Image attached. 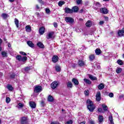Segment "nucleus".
Masks as SVG:
<instances>
[{"instance_id": "bb28decb", "label": "nucleus", "mask_w": 124, "mask_h": 124, "mask_svg": "<svg viewBox=\"0 0 124 124\" xmlns=\"http://www.w3.org/2000/svg\"><path fill=\"white\" fill-rule=\"evenodd\" d=\"M95 59V56L93 54L89 55L90 61H93Z\"/></svg>"}, {"instance_id": "4d7b16f0", "label": "nucleus", "mask_w": 124, "mask_h": 124, "mask_svg": "<svg viewBox=\"0 0 124 124\" xmlns=\"http://www.w3.org/2000/svg\"><path fill=\"white\" fill-rule=\"evenodd\" d=\"M36 9L38 10V9H40V8L39 7V6L38 5H36Z\"/></svg>"}, {"instance_id": "f3484780", "label": "nucleus", "mask_w": 124, "mask_h": 124, "mask_svg": "<svg viewBox=\"0 0 124 124\" xmlns=\"http://www.w3.org/2000/svg\"><path fill=\"white\" fill-rule=\"evenodd\" d=\"M89 77L90 79H91V80H92V81H94V80H97V78H96V77H95L93 75H89Z\"/></svg>"}, {"instance_id": "8fccbe9b", "label": "nucleus", "mask_w": 124, "mask_h": 124, "mask_svg": "<svg viewBox=\"0 0 124 124\" xmlns=\"http://www.w3.org/2000/svg\"><path fill=\"white\" fill-rule=\"evenodd\" d=\"M84 93L85 94V95H89V91L87 90L84 91Z\"/></svg>"}, {"instance_id": "2eb2a0df", "label": "nucleus", "mask_w": 124, "mask_h": 124, "mask_svg": "<svg viewBox=\"0 0 124 124\" xmlns=\"http://www.w3.org/2000/svg\"><path fill=\"white\" fill-rule=\"evenodd\" d=\"M25 29L27 32H31V27L30 25H27L25 27Z\"/></svg>"}, {"instance_id": "79ce46f5", "label": "nucleus", "mask_w": 124, "mask_h": 124, "mask_svg": "<svg viewBox=\"0 0 124 124\" xmlns=\"http://www.w3.org/2000/svg\"><path fill=\"white\" fill-rule=\"evenodd\" d=\"M1 16L3 19H6V18H7V14H2Z\"/></svg>"}, {"instance_id": "f704fd0d", "label": "nucleus", "mask_w": 124, "mask_h": 124, "mask_svg": "<svg viewBox=\"0 0 124 124\" xmlns=\"http://www.w3.org/2000/svg\"><path fill=\"white\" fill-rule=\"evenodd\" d=\"M16 59L19 61V62H22V56H21V55H17L16 57Z\"/></svg>"}, {"instance_id": "20e7f679", "label": "nucleus", "mask_w": 124, "mask_h": 124, "mask_svg": "<svg viewBox=\"0 0 124 124\" xmlns=\"http://www.w3.org/2000/svg\"><path fill=\"white\" fill-rule=\"evenodd\" d=\"M28 117H22L20 119V123L21 124H26L28 123Z\"/></svg>"}, {"instance_id": "5701e85b", "label": "nucleus", "mask_w": 124, "mask_h": 124, "mask_svg": "<svg viewBox=\"0 0 124 124\" xmlns=\"http://www.w3.org/2000/svg\"><path fill=\"white\" fill-rule=\"evenodd\" d=\"M95 53L96 55H100L101 54V50L99 48H97L95 51Z\"/></svg>"}, {"instance_id": "13d9d810", "label": "nucleus", "mask_w": 124, "mask_h": 124, "mask_svg": "<svg viewBox=\"0 0 124 124\" xmlns=\"http://www.w3.org/2000/svg\"><path fill=\"white\" fill-rule=\"evenodd\" d=\"M89 123H90V124H94V122L93 121H92V120H90L89 121Z\"/></svg>"}, {"instance_id": "7c9ffc66", "label": "nucleus", "mask_w": 124, "mask_h": 124, "mask_svg": "<svg viewBox=\"0 0 124 124\" xmlns=\"http://www.w3.org/2000/svg\"><path fill=\"white\" fill-rule=\"evenodd\" d=\"M55 69H56V71L57 72H60V71H61V66H59L58 65H57L56 66H55Z\"/></svg>"}, {"instance_id": "3c124183", "label": "nucleus", "mask_w": 124, "mask_h": 124, "mask_svg": "<svg viewBox=\"0 0 124 124\" xmlns=\"http://www.w3.org/2000/svg\"><path fill=\"white\" fill-rule=\"evenodd\" d=\"M38 1L41 4H44V2L42 0H38Z\"/></svg>"}, {"instance_id": "c85d7f7f", "label": "nucleus", "mask_w": 124, "mask_h": 124, "mask_svg": "<svg viewBox=\"0 0 124 124\" xmlns=\"http://www.w3.org/2000/svg\"><path fill=\"white\" fill-rule=\"evenodd\" d=\"M15 23L16 28H19V20L17 18L15 19Z\"/></svg>"}, {"instance_id": "1a4fd4ad", "label": "nucleus", "mask_w": 124, "mask_h": 124, "mask_svg": "<svg viewBox=\"0 0 124 124\" xmlns=\"http://www.w3.org/2000/svg\"><path fill=\"white\" fill-rule=\"evenodd\" d=\"M52 61L53 62H58V61H59V57L57 55H54L52 57Z\"/></svg>"}, {"instance_id": "a211bd4d", "label": "nucleus", "mask_w": 124, "mask_h": 124, "mask_svg": "<svg viewBox=\"0 0 124 124\" xmlns=\"http://www.w3.org/2000/svg\"><path fill=\"white\" fill-rule=\"evenodd\" d=\"M78 63L79 66H84L85 65V62L82 60H79Z\"/></svg>"}, {"instance_id": "c03bdc74", "label": "nucleus", "mask_w": 124, "mask_h": 124, "mask_svg": "<svg viewBox=\"0 0 124 124\" xmlns=\"http://www.w3.org/2000/svg\"><path fill=\"white\" fill-rule=\"evenodd\" d=\"M25 71L28 72V71L31 70V67H27L25 68Z\"/></svg>"}, {"instance_id": "864d4df0", "label": "nucleus", "mask_w": 124, "mask_h": 124, "mask_svg": "<svg viewBox=\"0 0 124 124\" xmlns=\"http://www.w3.org/2000/svg\"><path fill=\"white\" fill-rule=\"evenodd\" d=\"M98 111H99V113H102V108H98Z\"/></svg>"}, {"instance_id": "0e129e2a", "label": "nucleus", "mask_w": 124, "mask_h": 124, "mask_svg": "<svg viewBox=\"0 0 124 124\" xmlns=\"http://www.w3.org/2000/svg\"><path fill=\"white\" fill-rule=\"evenodd\" d=\"M14 0H9V1L10 2H13V1H14Z\"/></svg>"}, {"instance_id": "6e6d98bb", "label": "nucleus", "mask_w": 124, "mask_h": 124, "mask_svg": "<svg viewBox=\"0 0 124 124\" xmlns=\"http://www.w3.org/2000/svg\"><path fill=\"white\" fill-rule=\"evenodd\" d=\"M53 26L55 28H57L58 27V24L57 23H54Z\"/></svg>"}, {"instance_id": "09e8293b", "label": "nucleus", "mask_w": 124, "mask_h": 124, "mask_svg": "<svg viewBox=\"0 0 124 124\" xmlns=\"http://www.w3.org/2000/svg\"><path fill=\"white\" fill-rule=\"evenodd\" d=\"M65 124H72V120L67 121Z\"/></svg>"}, {"instance_id": "774afa93", "label": "nucleus", "mask_w": 124, "mask_h": 124, "mask_svg": "<svg viewBox=\"0 0 124 124\" xmlns=\"http://www.w3.org/2000/svg\"><path fill=\"white\" fill-rule=\"evenodd\" d=\"M123 58H124V54H123Z\"/></svg>"}, {"instance_id": "a18cd8bd", "label": "nucleus", "mask_w": 124, "mask_h": 124, "mask_svg": "<svg viewBox=\"0 0 124 124\" xmlns=\"http://www.w3.org/2000/svg\"><path fill=\"white\" fill-rule=\"evenodd\" d=\"M19 53H20L21 55H23V56H27V53H25L24 52L20 51V52H19Z\"/></svg>"}, {"instance_id": "5fc2aeb1", "label": "nucleus", "mask_w": 124, "mask_h": 124, "mask_svg": "<svg viewBox=\"0 0 124 124\" xmlns=\"http://www.w3.org/2000/svg\"><path fill=\"white\" fill-rule=\"evenodd\" d=\"M104 24V21H100L99 23V25H103Z\"/></svg>"}, {"instance_id": "f8f14e48", "label": "nucleus", "mask_w": 124, "mask_h": 124, "mask_svg": "<svg viewBox=\"0 0 124 124\" xmlns=\"http://www.w3.org/2000/svg\"><path fill=\"white\" fill-rule=\"evenodd\" d=\"M72 81L75 86H78V85H79V81L77 80V79L74 78L72 79Z\"/></svg>"}, {"instance_id": "2f4dec72", "label": "nucleus", "mask_w": 124, "mask_h": 124, "mask_svg": "<svg viewBox=\"0 0 124 124\" xmlns=\"http://www.w3.org/2000/svg\"><path fill=\"white\" fill-rule=\"evenodd\" d=\"M102 107L104 111H107V110H108V108L107 107V106H106V105L103 104L102 105Z\"/></svg>"}, {"instance_id": "680f3d73", "label": "nucleus", "mask_w": 124, "mask_h": 124, "mask_svg": "<svg viewBox=\"0 0 124 124\" xmlns=\"http://www.w3.org/2000/svg\"><path fill=\"white\" fill-rule=\"evenodd\" d=\"M79 124H86V122H82L80 123Z\"/></svg>"}, {"instance_id": "393cba45", "label": "nucleus", "mask_w": 124, "mask_h": 124, "mask_svg": "<svg viewBox=\"0 0 124 124\" xmlns=\"http://www.w3.org/2000/svg\"><path fill=\"white\" fill-rule=\"evenodd\" d=\"M47 100L49 102H53L54 101V98L53 97V96L49 95L48 97Z\"/></svg>"}, {"instance_id": "9d476101", "label": "nucleus", "mask_w": 124, "mask_h": 124, "mask_svg": "<svg viewBox=\"0 0 124 124\" xmlns=\"http://www.w3.org/2000/svg\"><path fill=\"white\" fill-rule=\"evenodd\" d=\"M118 34L119 36H120V37L124 36V29H123V30H121L118 31Z\"/></svg>"}, {"instance_id": "0eeeda50", "label": "nucleus", "mask_w": 124, "mask_h": 124, "mask_svg": "<svg viewBox=\"0 0 124 124\" xmlns=\"http://www.w3.org/2000/svg\"><path fill=\"white\" fill-rule=\"evenodd\" d=\"M96 99L97 101H100V100H101V94L100 93V92H97V93L96 94Z\"/></svg>"}, {"instance_id": "a878e982", "label": "nucleus", "mask_w": 124, "mask_h": 124, "mask_svg": "<svg viewBox=\"0 0 124 124\" xmlns=\"http://www.w3.org/2000/svg\"><path fill=\"white\" fill-rule=\"evenodd\" d=\"M98 122L99 123H101L103 122V116L102 115H99Z\"/></svg>"}, {"instance_id": "aec40b11", "label": "nucleus", "mask_w": 124, "mask_h": 124, "mask_svg": "<svg viewBox=\"0 0 124 124\" xmlns=\"http://www.w3.org/2000/svg\"><path fill=\"white\" fill-rule=\"evenodd\" d=\"M72 10L73 11V12H78L79 10V8L76 6L72 8Z\"/></svg>"}, {"instance_id": "49530a36", "label": "nucleus", "mask_w": 124, "mask_h": 124, "mask_svg": "<svg viewBox=\"0 0 124 124\" xmlns=\"http://www.w3.org/2000/svg\"><path fill=\"white\" fill-rule=\"evenodd\" d=\"M108 95H109V97H113L114 93H109Z\"/></svg>"}, {"instance_id": "423d86ee", "label": "nucleus", "mask_w": 124, "mask_h": 124, "mask_svg": "<svg viewBox=\"0 0 124 124\" xmlns=\"http://www.w3.org/2000/svg\"><path fill=\"white\" fill-rule=\"evenodd\" d=\"M94 5H95V7H94V9H95V10H97V11H98V7H100V6H101L100 3L96 2L94 3Z\"/></svg>"}, {"instance_id": "4468645a", "label": "nucleus", "mask_w": 124, "mask_h": 124, "mask_svg": "<svg viewBox=\"0 0 124 124\" xmlns=\"http://www.w3.org/2000/svg\"><path fill=\"white\" fill-rule=\"evenodd\" d=\"M30 106L31 108H34L36 107V104L33 102H30Z\"/></svg>"}, {"instance_id": "052dcab7", "label": "nucleus", "mask_w": 124, "mask_h": 124, "mask_svg": "<svg viewBox=\"0 0 124 124\" xmlns=\"http://www.w3.org/2000/svg\"><path fill=\"white\" fill-rule=\"evenodd\" d=\"M8 46L9 47V48H10V47H11V44H10V43H8Z\"/></svg>"}, {"instance_id": "c9c22d12", "label": "nucleus", "mask_w": 124, "mask_h": 124, "mask_svg": "<svg viewBox=\"0 0 124 124\" xmlns=\"http://www.w3.org/2000/svg\"><path fill=\"white\" fill-rule=\"evenodd\" d=\"M117 63L119 64V65H123L124 64V62L121 60H118L117 61Z\"/></svg>"}, {"instance_id": "b1692460", "label": "nucleus", "mask_w": 124, "mask_h": 124, "mask_svg": "<svg viewBox=\"0 0 124 124\" xmlns=\"http://www.w3.org/2000/svg\"><path fill=\"white\" fill-rule=\"evenodd\" d=\"M1 55L2 56L3 58H7V52L6 51H2Z\"/></svg>"}, {"instance_id": "ddd939ff", "label": "nucleus", "mask_w": 124, "mask_h": 124, "mask_svg": "<svg viewBox=\"0 0 124 124\" xmlns=\"http://www.w3.org/2000/svg\"><path fill=\"white\" fill-rule=\"evenodd\" d=\"M65 13H67V14H68V13H73L72 9H71L69 8H65Z\"/></svg>"}, {"instance_id": "603ef678", "label": "nucleus", "mask_w": 124, "mask_h": 124, "mask_svg": "<svg viewBox=\"0 0 124 124\" xmlns=\"http://www.w3.org/2000/svg\"><path fill=\"white\" fill-rule=\"evenodd\" d=\"M46 13H47V14H49V13H50V9H46Z\"/></svg>"}, {"instance_id": "4c0bfd02", "label": "nucleus", "mask_w": 124, "mask_h": 124, "mask_svg": "<svg viewBox=\"0 0 124 124\" xmlns=\"http://www.w3.org/2000/svg\"><path fill=\"white\" fill-rule=\"evenodd\" d=\"M7 88L8 89V90H9V91H12V90H13V87H12V86H11V85H8L7 86Z\"/></svg>"}, {"instance_id": "6ab92c4d", "label": "nucleus", "mask_w": 124, "mask_h": 124, "mask_svg": "<svg viewBox=\"0 0 124 124\" xmlns=\"http://www.w3.org/2000/svg\"><path fill=\"white\" fill-rule=\"evenodd\" d=\"M108 120L110 124H114V121H113V116H112V115H109Z\"/></svg>"}, {"instance_id": "bf43d9fd", "label": "nucleus", "mask_w": 124, "mask_h": 124, "mask_svg": "<svg viewBox=\"0 0 124 124\" xmlns=\"http://www.w3.org/2000/svg\"><path fill=\"white\" fill-rule=\"evenodd\" d=\"M51 124H60L59 122H52Z\"/></svg>"}, {"instance_id": "a19ab883", "label": "nucleus", "mask_w": 124, "mask_h": 124, "mask_svg": "<svg viewBox=\"0 0 124 124\" xmlns=\"http://www.w3.org/2000/svg\"><path fill=\"white\" fill-rule=\"evenodd\" d=\"M68 88H72V83L71 82H69L67 83Z\"/></svg>"}, {"instance_id": "473e14b6", "label": "nucleus", "mask_w": 124, "mask_h": 124, "mask_svg": "<svg viewBox=\"0 0 124 124\" xmlns=\"http://www.w3.org/2000/svg\"><path fill=\"white\" fill-rule=\"evenodd\" d=\"M122 68H117L116 70V72L117 73V74H119V73L122 72Z\"/></svg>"}, {"instance_id": "dca6fc26", "label": "nucleus", "mask_w": 124, "mask_h": 124, "mask_svg": "<svg viewBox=\"0 0 124 124\" xmlns=\"http://www.w3.org/2000/svg\"><path fill=\"white\" fill-rule=\"evenodd\" d=\"M27 44L30 47H31V48H33V47H34V44H33L32 42L31 41H28L27 42Z\"/></svg>"}, {"instance_id": "58836bf2", "label": "nucleus", "mask_w": 124, "mask_h": 124, "mask_svg": "<svg viewBox=\"0 0 124 124\" xmlns=\"http://www.w3.org/2000/svg\"><path fill=\"white\" fill-rule=\"evenodd\" d=\"M28 60V58H27L26 56H24L21 58V62H26Z\"/></svg>"}, {"instance_id": "39448f33", "label": "nucleus", "mask_w": 124, "mask_h": 124, "mask_svg": "<svg viewBox=\"0 0 124 124\" xmlns=\"http://www.w3.org/2000/svg\"><path fill=\"white\" fill-rule=\"evenodd\" d=\"M42 91V87L40 86H36L34 89V93H40Z\"/></svg>"}, {"instance_id": "9b49d317", "label": "nucleus", "mask_w": 124, "mask_h": 124, "mask_svg": "<svg viewBox=\"0 0 124 124\" xmlns=\"http://www.w3.org/2000/svg\"><path fill=\"white\" fill-rule=\"evenodd\" d=\"M40 34H43L45 32V28L44 27H41L39 30Z\"/></svg>"}, {"instance_id": "cd10ccee", "label": "nucleus", "mask_w": 124, "mask_h": 124, "mask_svg": "<svg viewBox=\"0 0 124 124\" xmlns=\"http://www.w3.org/2000/svg\"><path fill=\"white\" fill-rule=\"evenodd\" d=\"M37 45L40 48H44V45H43V44H42V43H41V42H38L37 44Z\"/></svg>"}, {"instance_id": "c756f323", "label": "nucleus", "mask_w": 124, "mask_h": 124, "mask_svg": "<svg viewBox=\"0 0 124 124\" xmlns=\"http://www.w3.org/2000/svg\"><path fill=\"white\" fill-rule=\"evenodd\" d=\"M98 88L99 90H102L104 89V84L103 83H101L98 86Z\"/></svg>"}, {"instance_id": "72a5a7b5", "label": "nucleus", "mask_w": 124, "mask_h": 124, "mask_svg": "<svg viewBox=\"0 0 124 124\" xmlns=\"http://www.w3.org/2000/svg\"><path fill=\"white\" fill-rule=\"evenodd\" d=\"M84 81L85 83H86L87 84H89V85H90V84H92V82L87 78H84Z\"/></svg>"}, {"instance_id": "412c9836", "label": "nucleus", "mask_w": 124, "mask_h": 124, "mask_svg": "<svg viewBox=\"0 0 124 124\" xmlns=\"http://www.w3.org/2000/svg\"><path fill=\"white\" fill-rule=\"evenodd\" d=\"M53 34H54V32H49L46 37L47 39H50V38H52V37H53Z\"/></svg>"}, {"instance_id": "69168bd1", "label": "nucleus", "mask_w": 124, "mask_h": 124, "mask_svg": "<svg viewBox=\"0 0 124 124\" xmlns=\"http://www.w3.org/2000/svg\"><path fill=\"white\" fill-rule=\"evenodd\" d=\"M0 75L1 76H2V75H3V74H2V73H0Z\"/></svg>"}, {"instance_id": "e433bc0d", "label": "nucleus", "mask_w": 124, "mask_h": 124, "mask_svg": "<svg viewBox=\"0 0 124 124\" xmlns=\"http://www.w3.org/2000/svg\"><path fill=\"white\" fill-rule=\"evenodd\" d=\"M24 107V104H22V103H19L18 104V108L21 109V108H23Z\"/></svg>"}, {"instance_id": "de8ad7c7", "label": "nucleus", "mask_w": 124, "mask_h": 124, "mask_svg": "<svg viewBox=\"0 0 124 124\" xmlns=\"http://www.w3.org/2000/svg\"><path fill=\"white\" fill-rule=\"evenodd\" d=\"M82 2V0H77V4H80Z\"/></svg>"}, {"instance_id": "ea45409f", "label": "nucleus", "mask_w": 124, "mask_h": 124, "mask_svg": "<svg viewBox=\"0 0 124 124\" xmlns=\"http://www.w3.org/2000/svg\"><path fill=\"white\" fill-rule=\"evenodd\" d=\"M63 4H64V1H59V2L58 3V5H59V6H62V5H63Z\"/></svg>"}, {"instance_id": "7ed1b4c3", "label": "nucleus", "mask_w": 124, "mask_h": 124, "mask_svg": "<svg viewBox=\"0 0 124 124\" xmlns=\"http://www.w3.org/2000/svg\"><path fill=\"white\" fill-rule=\"evenodd\" d=\"M60 82L57 81H55L51 83L52 89L54 90V89H56V88H57V87H58V86H59V85H60Z\"/></svg>"}, {"instance_id": "f03ea898", "label": "nucleus", "mask_w": 124, "mask_h": 124, "mask_svg": "<svg viewBox=\"0 0 124 124\" xmlns=\"http://www.w3.org/2000/svg\"><path fill=\"white\" fill-rule=\"evenodd\" d=\"M65 21L68 24H73V23H74V19L72 17H65Z\"/></svg>"}, {"instance_id": "e2e57ef3", "label": "nucleus", "mask_w": 124, "mask_h": 124, "mask_svg": "<svg viewBox=\"0 0 124 124\" xmlns=\"http://www.w3.org/2000/svg\"><path fill=\"white\" fill-rule=\"evenodd\" d=\"M2 43V40L0 38V45Z\"/></svg>"}, {"instance_id": "338daca9", "label": "nucleus", "mask_w": 124, "mask_h": 124, "mask_svg": "<svg viewBox=\"0 0 124 124\" xmlns=\"http://www.w3.org/2000/svg\"><path fill=\"white\" fill-rule=\"evenodd\" d=\"M4 41H6V40H7L6 38H4Z\"/></svg>"}, {"instance_id": "6e6552de", "label": "nucleus", "mask_w": 124, "mask_h": 124, "mask_svg": "<svg viewBox=\"0 0 124 124\" xmlns=\"http://www.w3.org/2000/svg\"><path fill=\"white\" fill-rule=\"evenodd\" d=\"M100 11L101 13H103V14H107L108 13V10L106 8H101Z\"/></svg>"}, {"instance_id": "f257e3e1", "label": "nucleus", "mask_w": 124, "mask_h": 124, "mask_svg": "<svg viewBox=\"0 0 124 124\" xmlns=\"http://www.w3.org/2000/svg\"><path fill=\"white\" fill-rule=\"evenodd\" d=\"M87 108L90 112H93V110L95 109V105L93 104V101L91 100L88 99L87 101Z\"/></svg>"}, {"instance_id": "37998d69", "label": "nucleus", "mask_w": 124, "mask_h": 124, "mask_svg": "<svg viewBox=\"0 0 124 124\" xmlns=\"http://www.w3.org/2000/svg\"><path fill=\"white\" fill-rule=\"evenodd\" d=\"M11 100L10 99V98H9V97H7L6 98V103H9V102H10V101H11Z\"/></svg>"}, {"instance_id": "4be33fe9", "label": "nucleus", "mask_w": 124, "mask_h": 124, "mask_svg": "<svg viewBox=\"0 0 124 124\" xmlns=\"http://www.w3.org/2000/svg\"><path fill=\"white\" fill-rule=\"evenodd\" d=\"M86 26L88 28L92 27V21L91 20H88L86 23Z\"/></svg>"}]
</instances>
